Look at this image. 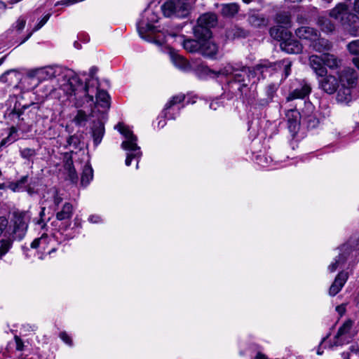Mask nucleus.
<instances>
[{
  "label": "nucleus",
  "instance_id": "1",
  "mask_svg": "<svg viewBox=\"0 0 359 359\" xmlns=\"http://www.w3.org/2000/svg\"><path fill=\"white\" fill-rule=\"evenodd\" d=\"M271 65L266 61L257 65L255 67L250 68L239 65H227L219 71L216 72L210 69L208 67H202V72L210 77H217L219 75L230 76L224 88V97L231 100L233 97H240L243 101L250 103L251 100L245 97V92L248 90L249 83H256L260 78H265L266 74L271 73Z\"/></svg>",
  "mask_w": 359,
  "mask_h": 359
},
{
  "label": "nucleus",
  "instance_id": "2",
  "mask_svg": "<svg viewBox=\"0 0 359 359\" xmlns=\"http://www.w3.org/2000/svg\"><path fill=\"white\" fill-rule=\"evenodd\" d=\"M63 201V197L57 190H55L52 194L51 199L50 201V204L48 205V201L46 200L42 203L41 210L39 213L40 219L37 224L44 228L46 224L43 221V217L45 215V210L48 205L55 212L56 220L60 222L59 225L60 231H66L71 226V220L74 212V208L73 205L69 202L64 203L61 207L60 205Z\"/></svg>",
  "mask_w": 359,
  "mask_h": 359
},
{
  "label": "nucleus",
  "instance_id": "3",
  "mask_svg": "<svg viewBox=\"0 0 359 359\" xmlns=\"http://www.w3.org/2000/svg\"><path fill=\"white\" fill-rule=\"evenodd\" d=\"M37 79L34 76H29V79L35 82L34 86L38 83L39 79H52L56 78L58 84L67 93L72 94V88H74L78 81V77L74 72L69 69L61 67H46L39 69L36 72Z\"/></svg>",
  "mask_w": 359,
  "mask_h": 359
},
{
  "label": "nucleus",
  "instance_id": "4",
  "mask_svg": "<svg viewBox=\"0 0 359 359\" xmlns=\"http://www.w3.org/2000/svg\"><path fill=\"white\" fill-rule=\"evenodd\" d=\"M72 93L76 100L75 105L81 107L86 103L93 102L94 94L96 96V102L102 107H109V95L107 91L98 90L97 87L90 86L89 83L83 85L78 80Z\"/></svg>",
  "mask_w": 359,
  "mask_h": 359
},
{
  "label": "nucleus",
  "instance_id": "5",
  "mask_svg": "<svg viewBox=\"0 0 359 359\" xmlns=\"http://www.w3.org/2000/svg\"><path fill=\"white\" fill-rule=\"evenodd\" d=\"M39 106L36 103L24 105L20 109L15 107L9 114L11 121L16 123L20 131L27 133L32 130L33 124L36 121Z\"/></svg>",
  "mask_w": 359,
  "mask_h": 359
},
{
  "label": "nucleus",
  "instance_id": "6",
  "mask_svg": "<svg viewBox=\"0 0 359 359\" xmlns=\"http://www.w3.org/2000/svg\"><path fill=\"white\" fill-rule=\"evenodd\" d=\"M116 128L126 138V140L121 144V147L127 151L126 165H130L132 160L134 159L137 161L136 168H138L139 161L142 154L140 147L137 144V137L123 123H118Z\"/></svg>",
  "mask_w": 359,
  "mask_h": 359
},
{
  "label": "nucleus",
  "instance_id": "7",
  "mask_svg": "<svg viewBox=\"0 0 359 359\" xmlns=\"http://www.w3.org/2000/svg\"><path fill=\"white\" fill-rule=\"evenodd\" d=\"M146 17L147 22L140 21L137 24V29L142 39L154 43L158 46H162L167 42L166 36L161 37V34L150 36L149 33H153L154 27L152 23L158 21V15L151 10L146 9L144 11L143 18Z\"/></svg>",
  "mask_w": 359,
  "mask_h": 359
},
{
  "label": "nucleus",
  "instance_id": "8",
  "mask_svg": "<svg viewBox=\"0 0 359 359\" xmlns=\"http://www.w3.org/2000/svg\"><path fill=\"white\" fill-rule=\"evenodd\" d=\"M269 32L273 38L280 41V48L285 53L298 54L302 52V45L291 37V33L289 31L271 27Z\"/></svg>",
  "mask_w": 359,
  "mask_h": 359
},
{
  "label": "nucleus",
  "instance_id": "9",
  "mask_svg": "<svg viewBox=\"0 0 359 359\" xmlns=\"http://www.w3.org/2000/svg\"><path fill=\"white\" fill-rule=\"evenodd\" d=\"M217 18L214 13H205L202 15L197 22V25L194 28V33L196 38L211 37L210 28L216 25Z\"/></svg>",
  "mask_w": 359,
  "mask_h": 359
},
{
  "label": "nucleus",
  "instance_id": "10",
  "mask_svg": "<svg viewBox=\"0 0 359 359\" xmlns=\"http://www.w3.org/2000/svg\"><path fill=\"white\" fill-rule=\"evenodd\" d=\"M13 229L12 240H22L27 231L29 219L25 212H15L13 214Z\"/></svg>",
  "mask_w": 359,
  "mask_h": 359
},
{
  "label": "nucleus",
  "instance_id": "11",
  "mask_svg": "<svg viewBox=\"0 0 359 359\" xmlns=\"http://www.w3.org/2000/svg\"><path fill=\"white\" fill-rule=\"evenodd\" d=\"M185 100V95L182 93L172 96L165 104L163 114L167 119H175L179 115L180 110L184 106L182 103Z\"/></svg>",
  "mask_w": 359,
  "mask_h": 359
},
{
  "label": "nucleus",
  "instance_id": "12",
  "mask_svg": "<svg viewBox=\"0 0 359 359\" xmlns=\"http://www.w3.org/2000/svg\"><path fill=\"white\" fill-rule=\"evenodd\" d=\"M318 88L328 95H332L337 92L339 86L338 77L328 72L323 76L318 78Z\"/></svg>",
  "mask_w": 359,
  "mask_h": 359
},
{
  "label": "nucleus",
  "instance_id": "13",
  "mask_svg": "<svg viewBox=\"0 0 359 359\" xmlns=\"http://www.w3.org/2000/svg\"><path fill=\"white\" fill-rule=\"evenodd\" d=\"M309 65L313 73L316 74V78L323 76L327 73V69L324 65V60L323 55H312L309 58Z\"/></svg>",
  "mask_w": 359,
  "mask_h": 359
},
{
  "label": "nucleus",
  "instance_id": "14",
  "mask_svg": "<svg viewBox=\"0 0 359 359\" xmlns=\"http://www.w3.org/2000/svg\"><path fill=\"white\" fill-rule=\"evenodd\" d=\"M311 92V85L306 81L302 80L299 81V86L292 90L286 100L287 102L296 100V99H304Z\"/></svg>",
  "mask_w": 359,
  "mask_h": 359
},
{
  "label": "nucleus",
  "instance_id": "15",
  "mask_svg": "<svg viewBox=\"0 0 359 359\" xmlns=\"http://www.w3.org/2000/svg\"><path fill=\"white\" fill-rule=\"evenodd\" d=\"M339 83L342 86L352 87L356 81V74L351 68H344L337 72Z\"/></svg>",
  "mask_w": 359,
  "mask_h": 359
},
{
  "label": "nucleus",
  "instance_id": "16",
  "mask_svg": "<svg viewBox=\"0 0 359 359\" xmlns=\"http://www.w3.org/2000/svg\"><path fill=\"white\" fill-rule=\"evenodd\" d=\"M201 40L200 53L208 57L212 58L218 52L217 44L212 41L211 37L198 38Z\"/></svg>",
  "mask_w": 359,
  "mask_h": 359
},
{
  "label": "nucleus",
  "instance_id": "17",
  "mask_svg": "<svg viewBox=\"0 0 359 359\" xmlns=\"http://www.w3.org/2000/svg\"><path fill=\"white\" fill-rule=\"evenodd\" d=\"M348 273L344 271L339 272L329 289V294L332 297L338 294L346 283Z\"/></svg>",
  "mask_w": 359,
  "mask_h": 359
},
{
  "label": "nucleus",
  "instance_id": "18",
  "mask_svg": "<svg viewBox=\"0 0 359 359\" xmlns=\"http://www.w3.org/2000/svg\"><path fill=\"white\" fill-rule=\"evenodd\" d=\"M340 250L341 253L339 254V255L334 259V261L327 267V269L330 273L334 272L338 267L341 266L345 264L347 259V256L351 251L348 245H342Z\"/></svg>",
  "mask_w": 359,
  "mask_h": 359
},
{
  "label": "nucleus",
  "instance_id": "19",
  "mask_svg": "<svg viewBox=\"0 0 359 359\" xmlns=\"http://www.w3.org/2000/svg\"><path fill=\"white\" fill-rule=\"evenodd\" d=\"M64 158V168L67 175L68 180H69L72 183H76L78 182V175L73 165L71 154L67 152L65 153Z\"/></svg>",
  "mask_w": 359,
  "mask_h": 359
},
{
  "label": "nucleus",
  "instance_id": "20",
  "mask_svg": "<svg viewBox=\"0 0 359 359\" xmlns=\"http://www.w3.org/2000/svg\"><path fill=\"white\" fill-rule=\"evenodd\" d=\"M295 34L301 39L309 40L311 41H315L318 36V32L311 27L302 26L295 29Z\"/></svg>",
  "mask_w": 359,
  "mask_h": 359
},
{
  "label": "nucleus",
  "instance_id": "21",
  "mask_svg": "<svg viewBox=\"0 0 359 359\" xmlns=\"http://www.w3.org/2000/svg\"><path fill=\"white\" fill-rule=\"evenodd\" d=\"M55 243L53 238H49L47 235H42L41 238L35 239L32 243L31 247L32 248H41L43 249L46 253L50 255L53 252L55 251V247H51L50 249L48 248V245Z\"/></svg>",
  "mask_w": 359,
  "mask_h": 359
},
{
  "label": "nucleus",
  "instance_id": "22",
  "mask_svg": "<svg viewBox=\"0 0 359 359\" xmlns=\"http://www.w3.org/2000/svg\"><path fill=\"white\" fill-rule=\"evenodd\" d=\"M18 128L17 126H12L8 129L6 137L3 138L0 142V150L3 148L7 147L19 140Z\"/></svg>",
  "mask_w": 359,
  "mask_h": 359
},
{
  "label": "nucleus",
  "instance_id": "23",
  "mask_svg": "<svg viewBox=\"0 0 359 359\" xmlns=\"http://www.w3.org/2000/svg\"><path fill=\"white\" fill-rule=\"evenodd\" d=\"M323 57L324 60V65L326 68L331 70H340L342 65V60L337 56L331 53H323Z\"/></svg>",
  "mask_w": 359,
  "mask_h": 359
},
{
  "label": "nucleus",
  "instance_id": "24",
  "mask_svg": "<svg viewBox=\"0 0 359 359\" xmlns=\"http://www.w3.org/2000/svg\"><path fill=\"white\" fill-rule=\"evenodd\" d=\"M248 22L254 27H266L269 24V19L264 15L257 13H250L248 19Z\"/></svg>",
  "mask_w": 359,
  "mask_h": 359
},
{
  "label": "nucleus",
  "instance_id": "25",
  "mask_svg": "<svg viewBox=\"0 0 359 359\" xmlns=\"http://www.w3.org/2000/svg\"><path fill=\"white\" fill-rule=\"evenodd\" d=\"M348 6L344 3L338 4L334 8L330 11V16L334 19L343 18L344 15H348V17L355 18V15L353 13H348Z\"/></svg>",
  "mask_w": 359,
  "mask_h": 359
},
{
  "label": "nucleus",
  "instance_id": "26",
  "mask_svg": "<svg viewBox=\"0 0 359 359\" xmlns=\"http://www.w3.org/2000/svg\"><path fill=\"white\" fill-rule=\"evenodd\" d=\"M276 22L279 25L278 29L287 30L291 27V18L287 12H280L276 15ZM278 28V27H276Z\"/></svg>",
  "mask_w": 359,
  "mask_h": 359
},
{
  "label": "nucleus",
  "instance_id": "27",
  "mask_svg": "<svg viewBox=\"0 0 359 359\" xmlns=\"http://www.w3.org/2000/svg\"><path fill=\"white\" fill-rule=\"evenodd\" d=\"M287 116L288 117L287 125L290 131L292 133H297L299 126V113L291 110L287 114Z\"/></svg>",
  "mask_w": 359,
  "mask_h": 359
},
{
  "label": "nucleus",
  "instance_id": "28",
  "mask_svg": "<svg viewBox=\"0 0 359 359\" xmlns=\"http://www.w3.org/2000/svg\"><path fill=\"white\" fill-rule=\"evenodd\" d=\"M312 41L313 49L319 53L325 50H329L332 48L331 43L325 39L318 38V36L315 41Z\"/></svg>",
  "mask_w": 359,
  "mask_h": 359
},
{
  "label": "nucleus",
  "instance_id": "29",
  "mask_svg": "<svg viewBox=\"0 0 359 359\" xmlns=\"http://www.w3.org/2000/svg\"><path fill=\"white\" fill-rule=\"evenodd\" d=\"M93 170L90 165L88 163L86 164L83 167L82 175H81V184L86 187L87 186L90 182L93 180Z\"/></svg>",
  "mask_w": 359,
  "mask_h": 359
},
{
  "label": "nucleus",
  "instance_id": "30",
  "mask_svg": "<svg viewBox=\"0 0 359 359\" xmlns=\"http://www.w3.org/2000/svg\"><path fill=\"white\" fill-rule=\"evenodd\" d=\"M318 25L321 30L326 33H331L335 29L334 24L327 18L321 17L318 19Z\"/></svg>",
  "mask_w": 359,
  "mask_h": 359
},
{
  "label": "nucleus",
  "instance_id": "31",
  "mask_svg": "<svg viewBox=\"0 0 359 359\" xmlns=\"http://www.w3.org/2000/svg\"><path fill=\"white\" fill-rule=\"evenodd\" d=\"M183 46L186 50L190 53L200 52L201 40L197 38L195 39H187L183 42Z\"/></svg>",
  "mask_w": 359,
  "mask_h": 359
},
{
  "label": "nucleus",
  "instance_id": "32",
  "mask_svg": "<svg viewBox=\"0 0 359 359\" xmlns=\"http://www.w3.org/2000/svg\"><path fill=\"white\" fill-rule=\"evenodd\" d=\"M93 137L95 144L100 143L104 135V128L101 122H98L93 128Z\"/></svg>",
  "mask_w": 359,
  "mask_h": 359
},
{
  "label": "nucleus",
  "instance_id": "33",
  "mask_svg": "<svg viewBox=\"0 0 359 359\" xmlns=\"http://www.w3.org/2000/svg\"><path fill=\"white\" fill-rule=\"evenodd\" d=\"M170 57L172 63L177 68L182 70H187L189 68V64L187 61L182 56L172 53Z\"/></svg>",
  "mask_w": 359,
  "mask_h": 359
},
{
  "label": "nucleus",
  "instance_id": "34",
  "mask_svg": "<svg viewBox=\"0 0 359 359\" xmlns=\"http://www.w3.org/2000/svg\"><path fill=\"white\" fill-rule=\"evenodd\" d=\"M238 5L235 3L223 4L222 13L225 16H233L238 12Z\"/></svg>",
  "mask_w": 359,
  "mask_h": 359
},
{
  "label": "nucleus",
  "instance_id": "35",
  "mask_svg": "<svg viewBox=\"0 0 359 359\" xmlns=\"http://www.w3.org/2000/svg\"><path fill=\"white\" fill-rule=\"evenodd\" d=\"M342 87V89H341L337 93V100L338 102L341 103H348L351 100V87Z\"/></svg>",
  "mask_w": 359,
  "mask_h": 359
},
{
  "label": "nucleus",
  "instance_id": "36",
  "mask_svg": "<svg viewBox=\"0 0 359 359\" xmlns=\"http://www.w3.org/2000/svg\"><path fill=\"white\" fill-rule=\"evenodd\" d=\"M353 322L351 320H346L342 325L339 328L336 334V338L339 339L341 337L346 336L350 333L353 327Z\"/></svg>",
  "mask_w": 359,
  "mask_h": 359
},
{
  "label": "nucleus",
  "instance_id": "37",
  "mask_svg": "<svg viewBox=\"0 0 359 359\" xmlns=\"http://www.w3.org/2000/svg\"><path fill=\"white\" fill-rule=\"evenodd\" d=\"M13 241L11 238L0 240V259L8 252L13 245Z\"/></svg>",
  "mask_w": 359,
  "mask_h": 359
},
{
  "label": "nucleus",
  "instance_id": "38",
  "mask_svg": "<svg viewBox=\"0 0 359 359\" xmlns=\"http://www.w3.org/2000/svg\"><path fill=\"white\" fill-rule=\"evenodd\" d=\"M73 121L77 126H84L88 121V116L85 111L79 110Z\"/></svg>",
  "mask_w": 359,
  "mask_h": 359
},
{
  "label": "nucleus",
  "instance_id": "39",
  "mask_svg": "<svg viewBox=\"0 0 359 359\" xmlns=\"http://www.w3.org/2000/svg\"><path fill=\"white\" fill-rule=\"evenodd\" d=\"M12 76L17 77L18 74L15 70H8L0 76V83H8L11 85L13 83Z\"/></svg>",
  "mask_w": 359,
  "mask_h": 359
},
{
  "label": "nucleus",
  "instance_id": "40",
  "mask_svg": "<svg viewBox=\"0 0 359 359\" xmlns=\"http://www.w3.org/2000/svg\"><path fill=\"white\" fill-rule=\"evenodd\" d=\"M277 65L280 67L283 68V72L285 74V79H286L291 72V62L288 60H283L277 63Z\"/></svg>",
  "mask_w": 359,
  "mask_h": 359
},
{
  "label": "nucleus",
  "instance_id": "41",
  "mask_svg": "<svg viewBox=\"0 0 359 359\" xmlns=\"http://www.w3.org/2000/svg\"><path fill=\"white\" fill-rule=\"evenodd\" d=\"M350 53L355 55H359V39L353 40L347 45Z\"/></svg>",
  "mask_w": 359,
  "mask_h": 359
},
{
  "label": "nucleus",
  "instance_id": "42",
  "mask_svg": "<svg viewBox=\"0 0 359 359\" xmlns=\"http://www.w3.org/2000/svg\"><path fill=\"white\" fill-rule=\"evenodd\" d=\"M36 154L34 149L25 148L20 151V156L25 159H29Z\"/></svg>",
  "mask_w": 359,
  "mask_h": 359
},
{
  "label": "nucleus",
  "instance_id": "43",
  "mask_svg": "<svg viewBox=\"0 0 359 359\" xmlns=\"http://www.w3.org/2000/svg\"><path fill=\"white\" fill-rule=\"evenodd\" d=\"M51 14L48 13L43 16V18L37 23V25L34 27L33 32L38 31L49 20L50 18Z\"/></svg>",
  "mask_w": 359,
  "mask_h": 359
},
{
  "label": "nucleus",
  "instance_id": "44",
  "mask_svg": "<svg viewBox=\"0 0 359 359\" xmlns=\"http://www.w3.org/2000/svg\"><path fill=\"white\" fill-rule=\"evenodd\" d=\"M257 162L262 167H268L269 165L268 158L264 155H259L257 157Z\"/></svg>",
  "mask_w": 359,
  "mask_h": 359
},
{
  "label": "nucleus",
  "instance_id": "45",
  "mask_svg": "<svg viewBox=\"0 0 359 359\" xmlns=\"http://www.w3.org/2000/svg\"><path fill=\"white\" fill-rule=\"evenodd\" d=\"M8 224V221L5 217H0V236L6 229Z\"/></svg>",
  "mask_w": 359,
  "mask_h": 359
},
{
  "label": "nucleus",
  "instance_id": "46",
  "mask_svg": "<svg viewBox=\"0 0 359 359\" xmlns=\"http://www.w3.org/2000/svg\"><path fill=\"white\" fill-rule=\"evenodd\" d=\"M60 337L69 346L72 345V341L71 337L65 332H61L60 334Z\"/></svg>",
  "mask_w": 359,
  "mask_h": 359
},
{
  "label": "nucleus",
  "instance_id": "47",
  "mask_svg": "<svg viewBox=\"0 0 359 359\" xmlns=\"http://www.w3.org/2000/svg\"><path fill=\"white\" fill-rule=\"evenodd\" d=\"M165 119H167V118L164 117V114H163V112H162L161 115L159 116L157 118V120H158L157 127L158 128H163L166 125Z\"/></svg>",
  "mask_w": 359,
  "mask_h": 359
},
{
  "label": "nucleus",
  "instance_id": "48",
  "mask_svg": "<svg viewBox=\"0 0 359 359\" xmlns=\"http://www.w3.org/2000/svg\"><path fill=\"white\" fill-rule=\"evenodd\" d=\"M26 24V20L23 18H19L16 22L15 27L18 30L21 31L22 30Z\"/></svg>",
  "mask_w": 359,
  "mask_h": 359
},
{
  "label": "nucleus",
  "instance_id": "49",
  "mask_svg": "<svg viewBox=\"0 0 359 359\" xmlns=\"http://www.w3.org/2000/svg\"><path fill=\"white\" fill-rule=\"evenodd\" d=\"M67 143L69 146L74 145V147H76L78 143L77 137L74 135L69 136L67 140Z\"/></svg>",
  "mask_w": 359,
  "mask_h": 359
},
{
  "label": "nucleus",
  "instance_id": "50",
  "mask_svg": "<svg viewBox=\"0 0 359 359\" xmlns=\"http://www.w3.org/2000/svg\"><path fill=\"white\" fill-rule=\"evenodd\" d=\"M88 221L91 223L97 224L100 222L102 219L99 215H90L88 218Z\"/></svg>",
  "mask_w": 359,
  "mask_h": 359
},
{
  "label": "nucleus",
  "instance_id": "51",
  "mask_svg": "<svg viewBox=\"0 0 359 359\" xmlns=\"http://www.w3.org/2000/svg\"><path fill=\"white\" fill-rule=\"evenodd\" d=\"M15 340L16 343V349L18 351H22L24 346L22 341L17 336L15 337Z\"/></svg>",
  "mask_w": 359,
  "mask_h": 359
},
{
  "label": "nucleus",
  "instance_id": "52",
  "mask_svg": "<svg viewBox=\"0 0 359 359\" xmlns=\"http://www.w3.org/2000/svg\"><path fill=\"white\" fill-rule=\"evenodd\" d=\"M336 311L342 316L346 312V306L344 304L339 305L336 307Z\"/></svg>",
  "mask_w": 359,
  "mask_h": 359
},
{
  "label": "nucleus",
  "instance_id": "53",
  "mask_svg": "<svg viewBox=\"0 0 359 359\" xmlns=\"http://www.w3.org/2000/svg\"><path fill=\"white\" fill-rule=\"evenodd\" d=\"M9 187L13 191H19L22 188V187H20V184L17 182L15 183L11 184Z\"/></svg>",
  "mask_w": 359,
  "mask_h": 359
},
{
  "label": "nucleus",
  "instance_id": "54",
  "mask_svg": "<svg viewBox=\"0 0 359 359\" xmlns=\"http://www.w3.org/2000/svg\"><path fill=\"white\" fill-rule=\"evenodd\" d=\"M276 87L275 85H270L269 87H268V90H267V93H268V95L272 97H273V93L276 92Z\"/></svg>",
  "mask_w": 359,
  "mask_h": 359
},
{
  "label": "nucleus",
  "instance_id": "55",
  "mask_svg": "<svg viewBox=\"0 0 359 359\" xmlns=\"http://www.w3.org/2000/svg\"><path fill=\"white\" fill-rule=\"evenodd\" d=\"M219 107L218 100H214L210 104V108L216 110Z\"/></svg>",
  "mask_w": 359,
  "mask_h": 359
},
{
  "label": "nucleus",
  "instance_id": "56",
  "mask_svg": "<svg viewBox=\"0 0 359 359\" xmlns=\"http://www.w3.org/2000/svg\"><path fill=\"white\" fill-rule=\"evenodd\" d=\"M353 9L354 12L359 15V0L354 1Z\"/></svg>",
  "mask_w": 359,
  "mask_h": 359
},
{
  "label": "nucleus",
  "instance_id": "57",
  "mask_svg": "<svg viewBox=\"0 0 359 359\" xmlns=\"http://www.w3.org/2000/svg\"><path fill=\"white\" fill-rule=\"evenodd\" d=\"M28 177L23 176L17 182L20 184V187H22L27 182Z\"/></svg>",
  "mask_w": 359,
  "mask_h": 359
},
{
  "label": "nucleus",
  "instance_id": "58",
  "mask_svg": "<svg viewBox=\"0 0 359 359\" xmlns=\"http://www.w3.org/2000/svg\"><path fill=\"white\" fill-rule=\"evenodd\" d=\"M255 359H269L268 357L262 353H258L255 357Z\"/></svg>",
  "mask_w": 359,
  "mask_h": 359
},
{
  "label": "nucleus",
  "instance_id": "59",
  "mask_svg": "<svg viewBox=\"0 0 359 359\" xmlns=\"http://www.w3.org/2000/svg\"><path fill=\"white\" fill-rule=\"evenodd\" d=\"M353 62L355 65V66L359 69V57L353 58Z\"/></svg>",
  "mask_w": 359,
  "mask_h": 359
},
{
  "label": "nucleus",
  "instance_id": "60",
  "mask_svg": "<svg viewBox=\"0 0 359 359\" xmlns=\"http://www.w3.org/2000/svg\"><path fill=\"white\" fill-rule=\"evenodd\" d=\"M21 1L22 0H10V3L11 4H17V3H18V2Z\"/></svg>",
  "mask_w": 359,
  "mask_h": 359
},
{
  "label": "nucleus",
  "instance_id": "61",
  "mask_svg": "<svg viewBox=\"0 0 359 359\" xmlns=\"http://www.w3.org/2000/svg\"><path fill=\"white\" fill-rule=\"evenodd\" d=\"M95 70H96V69H95V68L92 67V68L90 69V74H94V73L95 72Z\"/></svg>",
  "mask_w": 359,
  "mask_h": 359
},
{
  "label": "nucleus",
  "instance_id": "62",
  "mask_svg": "<svg viewBox=\"0 0 359 359\" xmlns=\"http://www.w3.org/2000/svg\"><path fill=\"white\" fill-rule=\"evenodd\" d=\"M5 187V184L4 183H0V189H3Z\"/></svg>",
  "mask_w": 359,
  "mask_h": 359
},
{
  "label": "nucleus",
  "instance_id": "63",
  "mask_svg": "<svg viewBox=\"0 0 359 359\" xmlns=\"http://www.w3.org/2000/svg\"><path fill=\"white\" fill-rule=\"evenodd\" d=\"M252 0H243V1L245 4H249L252 1Z\"/></svg>",
  "mask_w": 359,
  "mask_h": 359
},
{
  "label": "nucleus",
  "instance_id": "64",
  "mask_svg": "<svg viewBox=\"0 0 359 359\" xmlns=\"http://www.w3.org/2000/svg\"><path fill=\"white\" fill-rule=\"evenodd\" d=\"M4 60V57H2V58H1V59H0V66L3 64Z\"/></svg>",
  "mask_w": 359,
  "mask_h": 359
}]
</instances>
